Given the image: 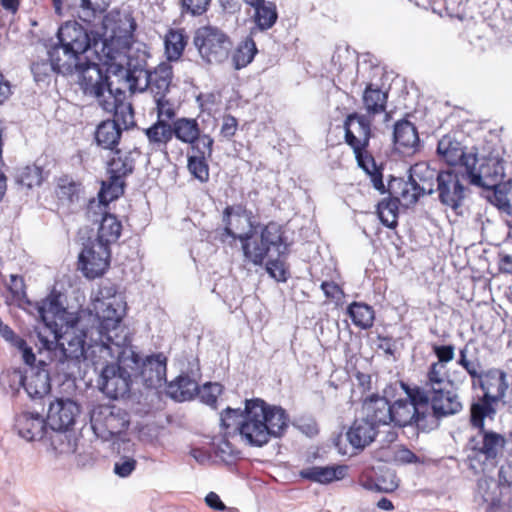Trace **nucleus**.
Wrapping results in <instances>:
<instances>
[{
  "label": "nucleus",
  "instance_id": "21",
  "mask_svg": "<svg viewBox=\"0 0 512 512\" xmlns=\"http://www.w3.org/2000/svg\"><path fill=\"white\" fill-rule=\"evenodd\" d=\"M173 137L183 144L188 145L189 149L195 146H201L214 142V139L202 131L197 118L180 117L172 123Z\"/></svg>",
  "mask_w": 512,
  "mask_h": 512
},
{
  "label": "nucleus",
  "instance_id": "29",
  "mask_svg": "<svg viewBox=\"0 0 512 512\" xmlns=\"http://www.w3.org/2000/svg\"><path fill=\"white\" fill-rule=\"evenodd\" d=\"M16 427L22 438L28 441L43 440L47 434V419L38 413L23 412L16 419Z\"/></svg>",
  "mask_w": 512,
  "mask_h": 512
},
{
  "label": "nucleus",
  "instance_id": "43",
  "mask_svg": "<svg viewBox=\"0 0 512 512\" xmlns=\"http://www.w3.org/2000/svg\"><path fill=\"white\" fill-rule=\"evenodd\" d=\"M122 136V128L116 122L108 120L98 124L95 131V141L98 146L107 150H115Z\"/></svg>",
  "mask_w": 512,
  "mask_h": 512
},
{
  "label": "nucleus",
  "instance_id": "1",
  "mask_svg": "<svg viewBox=\"0 0 512 512\" xmlns=\"http://www.w3.org/2000/svg\"><path fill=\"white\" fill-rule=\"evenodd\" d=\"M221 426H236L240 437L249 445L261 447L271 438L281 437L288 427L289 415L281 406L270 405L261 398L246 399L244 410L227 407L220 414Z\"/></svg>",
  "mask_w": 512,
  "mask_h": 512
},
{
  "label": "nucleus",
  "instance_id": "13",
  "mask_svg": "<svg viewBox=\"0 0 512 512\" xmlns=\"http://www.w3.org/2000/svg\"><path fill=\"white\" fill-rule=\"evenodd\" d=\"M402 387L407 394V399H398L391 404V423L394 426L405 427L416 425L424 428L426 426V398L422 394L420 386L410 387L402 383Z\"/></svg>",
  "mask_w": 512,
  "mask_h": 512
},
{
  "label": "nucleus",
  "instance_id": "16",
  "mask_svg": "<svg viewBox=\"0 0 512 512\" xmlns=\"http://www.w3.org/2000/svg\"><path fill=\"white\" fill-rule=\"evenodd\" d=\"M136 73L137 71L129 72L127 78L132 92L148 90L153 98L166 96L169 92L173 78L171 65L160 63L152 71L139 70L137 75Z\"/></svg>",
  "mask_w": 512,
  "mask_h": 512
},
{
  "label": "nucleus",
  "instance_id": "22",
  "mask_svg": "<svg viewBox=\"0 0 512 512\" xmlns=\"http://www.w3.org/2000/svg\"><path fill=\"white\" fill-rule=\"evenodd\" d=\"M80 413V407L70 399H56L51 402L47 414V424L50 430H70L76 417Z\"/></svg>",
  "mask_w": 512,
  "mask_h": 512
},
{
  "label": "nucleus",
  "instance_id": "15",
  "mask_svg": "<svg viewBox=\"0 0 512 512\" xmlns=\"http://www.w3.org/2000/svg\"><path fill=\"white\" fill-rule=\"evenodd\" d=\"M243 207L226 206L222 213L224 227L219 233V241L234 246L236 241L241 242L242 252L245 256V245L251 246L252 238L255 235L249 217H245Z\"/></svg>",
  "mask_w": 512,
  "mask_h": 512
},
{
  "label": "nucleus",
  "instance_id": "64",
  "mask_svg": "<svg viewBox=\"0 0 512 512\" xmlns=\"http://www.w3.org/2000/svg\"><path fill=\"white\" fill-rule=\"evenodd\" d=\"M0 335L9 343H11L13 346H23L25 344V340L18 335L15 334V332L5 324L2 319L0 318Z\"/></svg>",
  "mask_w": 512,
  "mask_h": 512
},
{
  "label": "nucleus",
  "instance_id": "44",
  "mask_svg": "<svg viewBox=\"0 0 512 512\" xmlns=\"http://www.w3.org/2000/svg\"><path fill=\"white\" fill-rule=\"evenodd\" d=\"M198 390V383L189 375H179L167 386V394L180 402L193 399Z\"/></svg>",
  "mask_w": 512,
  "mask_h": 512
},
{
  "label": "nucleus",
  "instance_id": "53",
  "mask_svg": "<svg viewBox=\"0 0 512 512\" xmlns=\"http://www.w3.org/2000/svg\"><path fill=\"white\" fill-rule=\"evenodd\" d=\"M155 111L157 114L156 121H162L164 123H170L174 121L176 117V109L174 104L166 98V96H158L154 98Z\"/></svg>",
  "mask_w": 512,
  "mask_h": 512
},
{
  "label": "nucleus",
  "instance_id": "17",
  "mask_svg": "<svg viewBox=\"0 0 512 512\" xmlns=\"http://www.w3.org/2000/svg\"><path fill=\"white\" fill-rule=\"evenodd\" d=\"M111 249L89 240L78 256V269L88 279L102 276L110 266Z\"/></svg>",
  "mask_w": 512,
  "mask_h": 512
},
{
  "label": "nucleus",
  "instance_id": "50",
  "mask_svg": "<svg viewBox=\"0 0 512 512\" xmlns=\"http://www.w3.org/2000/svg\"><path fill=\"white\" fill-rule=\"evenodd\" d=\"M64 312L65 310L57 296L44 299L38 307L39 316L47 326L56 324L57 316Z\"/></svg>",
  "mask_w": 512,
  "mask_h": 512
},
{
  "label": "nucleus",
  "instance_id": "34",
  "mask_svg": "<svg viewBox=\"0 0 512 512\" xmlns=\"http://www.w3.org/2000/svg\"><path fill=\"white\" fill-rule=\"evenodd\" d=\"M173 129L171 123L155 121L151 126L144 129V135L148 141V147L151 153L161 152L168 154V144L173 139Z\"/></svg>",
  "mask_w": 512,
  "mask_h": 512
},
{
  "label": "nucleus",
  "instance_id": "14",
  "mask_svg": "<svg viewBox=\"0 0 512 512\" xmlns=\"http://www.w3.org/2000/svg\"><path fill=\"white\" fill-rule=\"evenodd\" d=\"M469 182L473 185L495 190L504 181L505 168L504 160L499 149L477 158L475 164L469 165L465 172Z\"/></svg>",
  "mask_w": 512,
  "mask_h": 512
},
{
  "label": "nucleus",
  "instance_id": "3",
  "mask_svg": "<svg viewBox=\"0 0 512 512\" xmlns=\"http://www.w3.org/2000/svg\"><path fill=\"white\" fill-rule=\"evenodd\" d=\"M94 310L99 322L100 344L93 347L92 354L98 353L106 359L132 343V337L122 323V314L110 302L97 300Z\"/></svg>",
  "mask_w": 512,
  "mask_h": 512
},
{
  "label": "nucleus",
  "instance_id": "2",
  "mask_svg": "<svg viewBox=\"0 0 512 512\" xmlns=\"http://www.w3.org/2000/svg\"><path fill=\"white\" fill-rule=\"evenodd\" d=\"M373 120L356 111L349 113L343 121L344 141L352 149L359 168L369 177L375 190L385 191L383 181L384 164H378L369 151L373 137Z\"/></svg>",
  "mask_w": 512,
  "mask_h": 512
},
{
  "label": "nucleus",
  "instance_id": "47",
  "mask_svg": "<svg viewBox=\"0 0 512 512\" xmlns=\"http://www.w3.org/2000/svg\"><path fill=\"white\" fill-rule=\"evenodd\" d=\"M347 313L356 327L369 329L374 324L375 311L364 302H352L347 308Z\"/></svg>",
  "mask_w": 512,
  "mask_h": 512
},
{
  "label": "nucleus",
  "instance_id": "60",
  "mask_svg": "<svg viewBox=\"0 0 512 512\" xmlns=\"http://www.w3.org/2000/svg\"><path fill=\"white\" fill-rule=\"evenodd\" d=\"M393 460L398 464L421 463L420 458L405 446H399L393 451Z\"/></svg>",
  "mask_w": 512,
  "mask_h": 512
},
{
  "label": "nucleus",
  "instance_id": "8",
  "mask_svg": "<svg viewBox=\"0 0 512 512\" xmlns=\"http://www.w3.org/2000/svg\"><path fill=\"white\" fill-rule=\"evenodd\" d=\"M447 384H452V381L446 377H442L441 381L425 377L423 386L420 387L426 398V407L424 408L426 417L431 415L435 419H442L462 410L460 397L455 391L447 388Z\"/></svg>",
  "mask_w": 512,
  "mask_h": 512
},
{
  "label": "nucleus",
  "instance_id": "5",
  "mask_svg": "<svg viewBox=\"0 0 512 512\" xmlns=\"http://www.w3.org/2000/svg\"><path fill=\"white\" fill-rule=\"evenodd\" d=\"M141 156L139 148L129 151L115 149L107 161L106 173L108 179L102 181L99 191V205L107 208L108 204L124 194L125 179L131 175L136 166L137 159Z\"/></svg>",
  "mask_w": 512,
  "mask_h": 512
},
{
  "label": "nucleus",
  "instance_id": "63",
  "mask_svg": "<svg viewBox=\"0 0 512 512\" xmlns=\"http://www.w3.org/2000/svg\"><path fill=\"white\" fill-rule=\"evenodd\" d=\"M136 468V460L124 457L115 463L114 472L120 477L129 476Z\"/></svg>",
  "mask_w": 512,
  "mask_h": 512
},
{
  "label": "nucleus",
  "instance_id": "18",
  "mask_svg": "<svg viewBox=\"0 0 512 512\" xmlns=\"http://www.w3.org/2000/svg\"><path fill=\"white\" fill-rule=\"evenodd\" d=\"M77 72L79 75V85L83 93L96 98L98 104L102 99H106L108 91H112L108 83L109 77L105 74L101 67L92 62L80 63L71 74Z\"/></svg>",
  "mask_w": 512,
  "mask_h": 512
},
{
  "label": "nucleus",
  "instance_id": "12",
  "mask_svg": "<svg viewBox=\"0 0 512 512\" xmlns=\"http://www.w3.org/2000/svg\"><path fill=\"white\" fill-rule=\"evenodd\" d=\"M457 364L461 366L471 378L472 388H480L482 395H489L499 401L503 392L508 389L507 373L500 368H490L479 371V363H474L468 358L467 347L459 350Z\"/></svg>",
  "mask_w": 512,
  "mask_h": 512
},
{
  "label": "nucleus",
  "instance_id": "52",
  "mask_svg": "<svg viewBox=\"0 0 512 512\" xmlns=\"http://www.w3.org/2000/svg\"><path fill=\"white\" fill-rule=\"evenodd\" d=\"M399 487V479L396 473L389 468H381L376 471L375 492L392 493Z\"/></svg>",
  "mask_w": 512,
  "mask_h": 512
},
{
  "label": "nucleus",
  "instance_id": "4",
  "mask_svg": "<svg viewBox=\"0 0 512 512\" xmlns=\"http://www.w3.org/2000/svg\"><path fill=\"white\" fill-rule=\"evenodd\" d=\"M57 37L59 45L51 50L52 65L61 74H71L90 48L89 34L77 21H67L59 27Z\"/></svg>",
  "mask_w": 512,
  "mask_h": 512
},
{
  "label": "nucleus",
  "instance_id": "61",
  "mask_svg": "<svg viewBox=\"0 0 512 512\" xmlns=\"http://www.w3.org/2000/svg\"><path fill=\"white\" fill-rule=\"evenodd\" d=\"M320 287L325 297L331 301L339 302L344 297L343 289L333 281H323Z\"/></svg>",
  "mask_w": 512,
  "mask_h": 512
},
{
  "label": "nucleus",
  "instance_id": "36",
  "mask_svg": "<svg viewBox=\"0 0 512 512\" xmlns=\"http://www.w3.org/2000/svg\"><path fill=\"white\" fill-rule=\"evenodd\" d=\"M498 403L499 401L488 394L479 396L470 405L469 421L471 426L475 429H483L486 418L494 420L497 414Z\"/></svg>",
  "mask_w": 512,
  "mask_h": 512
},
{
  "label": "nucleus",
  "instance_id": "51",
  "mask_svg": "<svg viewBox=\"0 0 512 512\" xmlns=\"http://www.w3.org/2000/svg\"><path fill=\"white\" fill-rule=\"evenodd\" d=\"M43 180V169L35 164L25 166L17 173V182L27 188L40 186Z\"/></svg>",
  "mask_w": 512,
  "mask_h": 512
},
{
  "label": "nucleus",
  "instance_id": "58",
  "mask_svg": "<svg viewBox=\"0 0 512 512\" xmlns=\"http://www.w3.org/2000/svg\"><path fill=\"white\" fill-rule=\"evenodd\" d=\"M211 0H181L182 12L192 16H201L207 12Z\"/></svg>",
  "mask_w": 512,
  "mask_h": 512
},
{
  "label": "nucleus",
  "instance_id": "56",
  "mask_svg": "<svg viewBox=\"0 0 512 512\" xmlns=\"http://www.w3.org/2000/svg\"><path fill=\"white\" fill-rule=\"evenodd\" d=\"M68 430H47V434L44 437L53 450L62 453L66 448L70 446V440L67 435Z\"/></svg>",
  "mask_w": 512,
  "mask_h": 512
},
{
  "label": "nucleus",
  "instance_id": "54",
  "mask_svg": "<svg viewBox=\"0 0 512 512\" xmlns=\"http://www.w3.org/2000/svg\"><path fill=\"white\" fill-rule=\"evenodd\" d=\"M223 392V386L220 383H205L202 387H199L197 394L200 400L211 406L216 407L217 399Z\"/></svg>",
  "mask_w": 512,
  "mask_h": 512
},
{
  "label": "nucleus",
  "instance_id": "55",
  "mask_svg": "<svg viewBox=\"0 0 512 512\" xmlns=\"http://www.w3.org/2000/svg\"><path fill=\"white\" fill-rule=\"evenodd\" d=\"M228 435L224 432V435L217 442H213L215 455L223 461H228L240 454L237 447L229 441Z\"/></svg>",
  "mask_w": 512,
  "mask_h": 512
},
{
  "label": "nucleus",
  "instance_id": "24",
  "mask_svg": "<svg viewBox=\"0 0 512 512\" xmlns=\"http://www.w3.org/2000/svg\"><path fill=\"white\" fill-rule=\"evenodd\" d=\"M92 422L95 429H103L110 436L122 433L129 426L126 414L109 405L96 408L92 414Z\"/></svg>",
  "mask_w": 512,
  "mask_h": 512
},
{
  "label": "nucleus",
  "instance_id": "46",
  "mask_svg": "<svg viewBox=\"0 0 512 512\" xmlns=\"http://www.w3.org/2000/svg\"><path fill=\"white\" fill-rule=\"evenodd\" d=\"M254 14L252 19L255 28L260 31H266L272 28L278 19L277 6L272 1H263L259 5L253 7Z\"/></svg>",
  "mask_w": 512,
  "mask_h": 512
},
{
  "label": "nucleus",
  "instance_id": "49",
  "mask_svg": "<svg viewBox=\"0 0 512 512\" xmlns=\"http://www.w3.org/2000/svg\"><path fill=\"white\" fill-rule=\"evenodd\" d=\"M109 3L104 0H80L79 17L87 23L101 18L106 12Z\"/></svg>",
  "mask_w": 512,
  "mask_h": 512
},
{
  "label": "nucleus",
  "instance_id": "31",
  "mask_svg": "<svg viewBox=\"0 0 512 512\" xmlns=\"http://www.w3.org/2000/svg\"><path fill=\"white\" fill-rule=\"evenodd\" d=\"M82 193V182L70 175H62L55 181L54 195L59 206L70 208L79 202Z\"/></svg>",
  "mask_w": 512,
  "mask_h": 512
},
{
  "label": "nucleus",
  "instance_id": "19",
  "mask_svg": "<svg viewBox=\"0 0 512 512\" xmlns=\"http://www.w3.org/2000/svg\"><path fill=\"white\" fill-rule=\"evenodd\" d=\"M284 242L282 228L274 223H268L261 231L260 239L253 236L251 246L245 245V259L255 265H261L271 247H279Z\"/></svg>",
  "mask_w": 512,
  "mask_h": 512
},
{
  "label": "nucleus",
  "instance_id": "10",
  "mask_svg": "<svg viewBox=\"0 0 512 512\" xmlns=\"http://www.w3.org/2000/svg\"><path fill=\"white\" fill-rule=\"evenodd\" d=\"M104 47L111 60L116 55L125 54L132 45L136 22L131 13L112 11L103 18Z\"/></svg>",
  "mask_w": 512,
  "mask_h": 512
},
{
  "label": "nucleus",
  "instance_id": "41",
  "mask_svg": "<svg viewBox=\"0 0 512 512\" xmlns=\"http://www.w3.org/2000/svg\"><path fill=\"white\" fill-rule=\"evenodd\" d=\"M438 173L427 162L415 163L409 170L410 180L414 181L425 195L432 194L435 191Z\"/></svg>",
  "mask_w": 512,
  "mask_h": 512
},
{
  "label": "nucleus",
  "instance_id": "7",
  "mask_svg": "<svg viewBox=\"0 0 512 512\" xmlns=\"http://www.w3.org/2000/svg\"><path fill=\"white\" fill-rule=\"evenodd\" d=\"M113 357H116L124 367L130 368L129 373H132L134 378H140L146 387L161 386L166 378L167 358L163 353L147 356L143 360L130 343Z\"/></svg>",
  "mask_w": 512,
  "mask_h": 512
},
{
  "label": "nucleus",
  "instance_id": "40",
  "mask_svg": "<svg viewBox=\"0 0 512 512\" xmlns=\"http://www.w3.org/2000/svg\"><path fill=\"white\" fill-rule=\"evenodd\" d=\"M188 44V35L184 28H169L164 37L166 58L170 62L181 59Z\"/></svg>",
  "mask_w": 512,
  "mask_h": 512
},
{
  "label": "nucleus",
  "instance_id": "27",
  "mask_svg": "<svg viewBox=\"0 0 512 512\" xmlns=\"http://www.w3.org/2000/svg\"><path fill=\"white\" fill-rule=\"evenodd\" d=\"M213 146L214 142H211L188 149L187 170L200 183H207L210 179L209 160L213 154Z\"/></svg>",
  "mask_w": 512,
  "mask_h": 512
},
{
  "label": "nucleus",
  "instance_id": "32",
  "mask_svg": "<svg viewBox=\"0 0 512 512\" xmlns=\"http://www.w3.org/2000/svg\"><path fill=\"white\" fill-rule=\"evenodd\" d=\"M378 428L365 417L355 419L347 431L349 443L358 450H363L374 442Z\"/></svg>",
  "mask_w": 512,
  "mask_h": 512
},
{
  "label": "nucleus",
  "instance_id": "28",
  "mask_svg": "<svg viewBox=\"0 0 512 512\" xmlns=\"http://www.w3.org/2000/svg\"><path fill=\"white\" fill-rule=\"evenodd\" d=\"M123 98L122 93L115 95L112 91H108L107 98L102 99L99 106L106 112L112 113L113 119L111 121L116 122L119 127L126 130L134 126L135 120L132 105L124 101Z\"/></svg>",
  "mask_w": 512,
  "mask_h": 512
},
{
  "label": "nucleus",
  "instance_id": "23",
  "mask_svg": "<svg viewBox=\"0 0 512 512\" xmlns=\"http://www.w3.org/2000/svg\"><path fill=\"white\" fill-rule=\"evenodd\" d=\"M437 154L450 166L460 165L467 170L469 165L477 162V155L466 153L462 144L450 134L442 136L438 141Z\"/></svg>",
  "mask_w": 512,
  "mask_h": 512
},
{
  "label": "nucleus",
  "instance_id": "6",
  "mask_svg": "<svg viewBox=\"0 0 512 512\" xmlns=\"http://www.w3.org/2000/svg\"><path fill=\"white\" fill-rule=\"evenodd\" d=\"M78 319L71 321L66 330L57 337V345L49 350L50 364L65 376H71L80 369V362L85 358V339L83 331H76Z\"/></svg>",
  "mask_w": 512,
  "mask_h": 512
},
{
  "label": "nucleus",
  "instance_id": "62",
  "mask_svg": "<svg viewBox=\"0 0 512 512\" xmlns=\"http://www.w3.org/2000/svg\"><path fill=\"white\" fill-rule=\"evenodd\" d=\"M266 270L277 281L287 280V271L285 265L280 260H269L266 264Z\"/></svg>",
  "mask_w": 512,
  "mask_h": 512
},
{
  "label": "nucleus",
  "instance_id": "45",
  "mask_svg": "<svg viewBox=\"0 0 512 512\" xmlns=\"http://www.w3.org/2000/svg\"><path fill=\"white\" fill-rule=\"evenodd\" d=\"M258 49L252 36H248L241 40L235 49H232L231 60L236 70L247 67L254 60Z\"/></svg>",
  "mask_w": 512,
  "mask_h": 512
},
{
  "label": "nucleus",
  "instance_id": "59",
  "mask_svg": "<svg viewBox=\"0 0 512 512\" xmlns=\"http://www.w3.org/2000/svg\"><path fill=\"white\" fill-rule=\"evenodd\" d=\"M31 71L34 75L35 81H37V82L44 81L46 79V77L49 76L50 71H55L57 73H60L52 65L51 51L49 52V60L33 62L32 66H31Z\"/></svg>",
  "mask_w": 512,
  "mask_h": 512
},
{
  "label": "nucleus",
  "instance_id": "20",
  "mask_svg": "<svg viewBox=\"0 0 512 512\" xmlns=\"http://www.w3.org/2000/svg\"><path fill=\"white\" fill-rule=\"evenodd\" d=\"M465 175V172L460 173L456 169L439 171L436 191L442 204L451 207L453 210L461 206L465 197V187L462 184L461 177Z\"/></svg>",
  "mask_w": 512,
  "mask_h": 512
},
{
  "label": "nucleus",
  "instance_id": "9",
  "mask_svg": "<svg viewBox=\"0 0 512 512\" xmlns=\"http://www.w3.org/2000/svg\"><path fill=\"white\" fill-rule=\"evenodd\" d=\"M193 44L201 60L209 65L224 63L233 49L230 35L213 25L199 27L194 32Z\"/></svg>",
  "mask_w": 512,
  "mask_h": 512
},
{
  "label": "nucleus",
  "instance_id": "33",
  "mask_svg": "<svg viewBox=\"0 0 512 512\" xmlns=\"http://www.w3.org/2000/svg\"><path fill=\"white\" fill-rule=\"evenodd\" d=\"M365 418L377 428L391 424V403L386 397L372 395L363 403Z\"/></svg>",
  "mask_w": 512,
  "mask_h": 512
},
{
  "label": "nucleus",
  "instance_id": "48",
  "mask_svg": "<svg viewBox=\"0 0 512 512\" xmlns=\"http://www.w3.org/2000/svg\"><path fill=\"white\" fill-rule=\"evenodd\" d=\"M399 199L397 197L384 199L377 206V214L381 223L391 229L398 225Z\"/></svg>",
  "mask_w": 512,
  "mask_h": 512
},
{
  "label": "nucleus",
  "instance_id": "38",
  "mask_svg": "<svg viewBox=\"0 0 512 512\" xmlns=\"http://www.w3.org/2000/svg\"><path fill=\"white\" fill-rule=\"evenodd\" d=\"M386 192L397 197L399 201L402 200L407 206L414 205L421 196L425 195L410 178L407 181L403 178H392L382 194Z\"/></svg>",
  "mask_w": 512,
  "mask_h": 512
},
{
  "label": "nucleus",
  "instance_id": "25",
  "mask_svg": "<svg viewBox=\"0 0 512 512\" xmlns=\"http://www.w3.org/2000/svg\"><path fill=\"white\" fill-rule=\"evenodd\" d=\"M44 361H39L38 366L27 368L21 377L22 385L32 398H42L51 391V379L49 369Z\"/></svg>",
  "mask_w": 512,
  "mask_h": 512
},
{
  "label": "nucleus",
  "instance_id": "42",
  "mask_svg": "<svg viewBox=\"0 0 512 512\" xmlns=\"http://www.w3.org/2000/svg\"><path fill=\"white\" fill-rule=\"evenodd\" d=\"M121 232V221L114 214L105 212L100 221L97 237L94 241L110 248L112 244L118 241L121 236Z\"/></svg>",
  "mask_w": 512,
  "mask_h": 512
},
{
  "label": "nucleus",
  "instance_id": "11",
  "mask_svg": "<svg viewBox=\"0 0 512 512\" xmlns=\"http://www.w3.org/2000/svg\"><path fill=\"white\" fill-rule=\"evenodd\" d=\"M92 363L95 369L101 370V390L111 399L125 397L130 392L133 375L130 368L116 359V357L101 358L100 354H92Z\"/></svg>",
  "mask_w": 512,
  "mask_h": 512
},
{
  "label": "nucleus",
  "instance_id": "37",
  "mask_svg": "<svg viewBox=\"0 0 512 512\" xmlns=\"http://www.w3.org/2000/svg\"><path fill=\"white\" fill-rule=\"evenodd\" d=\"M432 353L436 357V361L430 363L427 367L425 377L441 381L442 377H446V365L455 358V346L453 344H431Z\"/></svg>",
  "mask_w": 512,
  "mask_h": 512
},
{
  "label": "nucleus",
  "instance_id": "35",
  "mask_svg": "<svg viewBox=\"0 0 512 512\" xmlns=\"http://www.w3.org/2000/svg\"><path fill=\"white\" fill-rule=\"evenodd\" d=\"M393 138L397 149L407 154L414 153L420 143L415 125L406 119L395 123Z\"/></svg>",
  "mask_w": 512,
  "mask_h": 512
},
{
  "label": "nucleus",
  "instance_id": "30",
  "mask_svg": "<svg viewBox=\"0 0 512 512\" xmlns=\"http://www.w3.org/2000/svg\"><path fill=\"white\" fill-rule=\"evenodd\" d=\"M389 92L379 86L368 83L362 93L361 102L365 111L363 115L374 121L375 117L385 112L388 105Z\"/></svg>",
  "mask_w": 512,
  "mask_h": 512
},
{
  "label": "nucleus",
  "instance_id": "39",
  "mask_svg": "<svg viewBox=\"0 0 512 512\" xmlns=\"http://www.w3.org/2000/svg\"><path fill=\"white\" fill-rule=\"evenodd\" d=\"M347 470L348 467L346 465L312 466L302 469L299 474L304 479L327 484L343 479L347 474Z\"/></svg>",
  "mask_w": 512,
  "mask_h": 512
},
{
  "label": "nucleus",
  "instance_id": "57",
  "mask_svg": "<svg viewBox=\"0 0 512 512\" xmlns=\"http://www.w3.org/2000/svg\"><path fill=\"white\" fill-rule=\"evenodd\" d=\"M219 136L227 141H231L239 129L238 119L231 114H224L221 119Z\"/></svg>",
  "mask_w": 512,
  "mask_h": 512
},
{
  "label": "nucleus",
  "instance_id": "26",
  "mask_svg": "<svg viewBox=\"0 0 512 512\" xmlns=\"http://www.w3.org/2000/svg\"><path fill=\"white\" fill-rule=\"evenodd\" d=\"M471 450L477 455H483L486 460H494L506 444L504 435L492 430L477 429V434L470 439Z\"/></svg>",
  "mask_w": 512,
  "mask_h": 512
}]
</instances>
